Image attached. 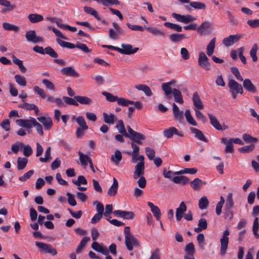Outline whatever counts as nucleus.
<instances>
[{
	"label": "nucleus",
	"instance_id": "2",
	"mask_svg": "<svg viewBox=\"0 0 259 259\" xmlns=\"http://www.w3.org/2000/svg\"><path fill=\"white\" fill-rule=\"evenodd\" d=\"M35 245L45 253H50L55 255L57 253L56 249L52 247L51 244L45 243L41 242L36 241Z\"/></svg>",
	"mask_w": 259,
	"mask_h": 259
},
{
	"label": "nucleus",
	"instance_id": "45",
	"mask_svg": "<svg viewBox=\"0 0 259 259\" xmlns=\"http://www.w3.org/2000/svg\"><path fill=\"white\" fill-rule=\"evenodd\" d=\"M215 38H213L209 42L206 48V53L208 56L212 55L215 48Z\"/></svg>",
	"mask_w": 259,
	"mask_h": 259
},
{
	"label": "nucleus",
	"instance_id": "32",
	"mask_svg": "<svg viewBox=\"0 0 259 259\" xmlns=\"http://www.w3.org/2000/svg\"><path fill=\"white\" fill-rule=\"evenodd\" d=\"M169 39L173 42L181 41L183 39L186 38L187 36L184 34L173 33L169 35Z\"/></svg>",
	"mask_w": 259,
	"mask_h": 259
},
{
	"label": "nucleus",
	"instance_id": "24",
	"mask_svg": "<svg viewBox=\"0 0 259 259\" xmlns=\"http://www.w3.org/2000/svg\"><path fill=\"white\" fill-rule=\"evenodd\" d=\"M192 101L193 104L196 108L199 109L203 108L202 102L197 92H195L194 93Z\"/></svg>",
	"mask_w": 259,
	"mask_h": 259
},
{
	"label": "nucleus",
	"instance_id": "60",
	"mask_svg": "<svg viewBox=\"0 0 259 259\" xmlns=\"http://www.w3.org/2000/svg\"><path fill=\"white\" fill-rule=\"evenodd\" d=\"M72 183L77 186H80L81 184H87V181L84 176H79L78 177L77 180H72Z\"/></svg>",
	"mask_w": 259,
	"mask_h": 259
},
{
	"label": "nucleus",
	"instance_id": "29",
	"mask_svg": "<svg viewBox=\"0 0 259 259\" xmlns=\"http://www.w3.org/2000/svg\"><path fill=\"white\" fill-rule=\"evenodd\" d=\"M198 227L194 228V231L197 233H199L203 230H205L207 227V221L203 218H201L199 220L198 224Z\"/></svg>",
	"mask_w": 259,
	"mask_h": 259
},
{
	"label": "nucleus",
	"instance_id": "61",
	"mask_svg": "<svg viewBox=\"0 0 259 259\" xmlns=\"http://www.w3.org/2000/svg\"><path fill=\"white\" fill-rule=\"evenodd\" d=\"M23 153L24 156L26 157L30 156L33 152V150L31 146L29 145H24L22 146Z\"/></svg>",
	"mask_w": 259,
	"mask_h": 259
},
{
	"label": "nucleus",
	"instance_id": "6",
	"mask_svg": "<svg viewBox=\"0 0 259 259\" xmlns=\"http://www.w3.org/2000/svg\"><path fill=\"white\" fill-rule=\"evenodd\" d=\"M172 16L178 22L184 23L185 24L193 22L196 19L195 17L190 15H182L175 13L172 14Z\"/></svg>",
	"mask_w": 259,
	"mask_h": 259
},
{
	"label": "nucleus",
	"instance_id": "13",
	"mask_svg": "<svg viewBox=\"0 0 259 259\" xmlns=\"http://www.w3.org/2000/svg\"><path fill=\"white\" fill-rule=\"evenodd\" d=\"M163 135L167 138H171L174 135H178L179 137H182L184 134L182 132L178 131L177 129L174 127H170L168 129L164 130L163 132Z\"/></svg>",
	"mask_w": 259,
	"mask_h": 259
},
{
	"label": "nucleus",
	"instance_id": "43",
	"mask_svg": "<svg viewBox=\"0 0 259 259\" xmlns=\"http://www.w3.org/2000/svg\"><path fill=\"white\" fill-rule=\"evenodd\" d=\"M122 159L121 153L119 150H116L114 154L112 155L111 160L114 162L116 165H118Z\"/></svg>",
	"mask_w": 259,
	"mask_h": 259
},
{
	"label": "nucleus",
	"instance_id": "28",
	"mask_svg": "<svg viewBox=\"0 0 259 259\" xmlns=\"http://www.w3.org/2000/svg\"><path fill=\"white\" fill-rule=\"evenodd\" d=\"M242 36V35L240 34L230 35L228 36V46H231L237 42Z\"/></svg>",
	"mask_w": 259,
	"mask_h": 259
},
{
	"label": "nucleus",
	"instance_id": "17",
	"mask_svg": "<svg viewBox=\"0 0 259 259\" xmlns=\"http://www.w3.org/2000/svg\"><path fill=\"white\" fill-rule=\"evenodd\" d=\"M187 206L185 203L182 201L180 203L179 207L176 209V218L177 221L179 222L183 216V213L186 211Z\"/></svg>",
	"mask_w": 259,
	"mask_h": 259
},
{
	"label": "nucleus",
	"instance_id": "44",
	"mask_svg": "<svg viewBox=\"0 0 259 259\" xmlns=\"http://www.w3.org/2000/svg\"><path fill=\"white\" fill-rule=\"evenodd\" d=\"M78 155L79 156V160L80 163L83 166H87L88 162L89 163V161L91 160V158L90 157H89L87 155L83 154L80 151L78 152Z\"/></svg>",
	"mask_w": 259,
	"mask_h": 259
},
{
	"label": "nucleus",
	"instance_id": "46",
	"mask_svg": "<svg viewBox=\"0 0 259 259\" xmlns=\"http://www.w3.org/2000/svg\"><path fill=\"white\" fill-rule=\"evenodd\" d=\"M28 160L26 158L18 157L17 159V168L18 170L23 169L27 164Z\"/></svg>",
	"mask_w": 259,
	"mask_h": 259
},
{
	"label": "nucleus",
	"instance_id": "33",
	"mask_svg": "<svg viewBox=\"0 0 259 259\" xmlns=\"http://www.w3.org/2000/svg\"><path fill=\"white\" fill-rule=\"evenodd\" d=\"M172 181L176 184L185 185L189 183V180L186 176H181L174 177L172 179Z\"/></svg>",
	"mask_w": 259,
	"mask_h": 259
},
{
	"label": "nucleus",
	"instance_id": "10",
	"mask_svg": "<svg viewBox=\"0 0 259 259\" xmlns=\"http://www.w3.org/2000/svg\"><path fill=\"white\" fill-rule=\"evenodd\" d=\"M213 24L210 21H205L197 27L198 33L200 34H208L211 31L210 28Z\"/></svg>",
	"mask_w": 259,
	"mask_h": 259
},
{
	"label": "nucleus",
	"instance_id": "38",
	"mask_svg": "<svg viewBox=\"0 0 259 259\" xmlns=\"http://www.w3.org/2000/svg\"><path fill=\"white\" fill-rule=\"evenodd\" d=\"M13 62L17 65L21 72L25 73L26 71V68L23 65V61L19 59H18L14 55L12 56Z\"/></svg>",
	"mask_w": 259,
	"mask_h": 259
},
{
	"label": "nucleus",
	"instance_id": "40",
	"mask_svg": "<svg viewBox=\"0 0 259 259\" xmlns=\"http://www.w3.org/2000/svg\"><path fill=\"white\" fill-rule=\"evenodd\" d=\"M185 116L187 121L191 125L197 126V123L191 114L190 111L187 109L185 112Z\"/></svg>",
	"mask_w": 259,
	"mask_h": 259
},
{
	"label": "nucleus",
	"instance_id": "39",
	"mask_svg": "<svg viewBox=\"0 0 259 259\" xmlns=\"http://www.w3.org/2000/svg\"><path fill=\"white\" fill-rule=\"evenodd\" d=\"M172 94L176 102L180 104L183 103L184 100L182 98V94L179 90L176 89H174L172 90Z\"/></svg>",
	"mask_w": 259,
	"mask_h": 259
},
{
	"label": "nucleus",
	"instance_id": "23",
	"mask_svg": "<svg viewBox=\"0 0 259 259\" xmlns=\"http://www.w3.org/2000/svg\"><path fill=\"white\" fill-rule=\"evenodd\" d=\"M74 99L77 103L82 105H90L93 102L92 100L87 96H76L74 97Z\"/></svg>",
	"mask_w": 259,
	"mask_h": 259
},
{
	"label": "nucleus",
	"instance_id": "26",
	"mask_svg": "<svg viewBox=\"0 0 259 259\" xmlns=\"http://www.w3.org/2000/svg\"><path fill=\"white\" fill-rule=\"evenodd\" d=\"M135 88L139 91H143L145 94L148 97H150L152 95V92L151 91L150 88L146 84H138L135 85Z\"/></svg>",
	"mask_w": 259,
	"mask_h": 259
},
{
	"label": "nucleus",
	"instance_id": "31",
	"mask_svg": "<svg viewBox=\"0 0 259 259\" xmlns=\"http://www.w3.org/2000/svg\"><path fill=\"white\" fill-rule=\"evenodd\" d=\"M2 26L3 29L6 31H13L15 32H18L20 30L19 26L7 22L3 23Z\"/></svg>",
	"mask_w": 259,
	"mask_h": 259
},
{
	"label": "nucleus",
	"instance_id": "34",
	"mask_svg": "<svg viewBox=\"0 0 259 259\" xmlns=\"http://www.w3.org/2000/svg\"><path fill=\"white\" fill-rule=\"evenodd\" d=\"M103 117L104 121L107 124H113L115 121V117L113 114L110 113L109 114L106 112L103 113Z\"/></svg>",
	"mask_w": 259,
	"mask_h": 259
},
{
	"label": "nucleus",
	"instance_id": "1",
	"mask_svg": "<svg viewBox=\"0 0 259 259\" xmlns=\"http://www.w3.org/2000/svg\"><path fill=\"white\" fill-rule=\"evenodd\" d=\"M229 91L233 99H236L237 94H242L243 92L242 87L234 79H230L228 82Z\"/></svg>",
	"mask_w": 259,
	"mask_h": 259
},
{
	"label": "nucleus",
	"instance_id": "12",
	"mask_svg": "<svg viewBox=\"0 0 259 259\" xmlns=\"http://www.w3.org/2000/svg\"><path fill=\"white\" fill-rule=\"evenodd\" d=\"M113 213L116 217L127 220H132L135 217L134 213L132 211L116 210L114 211Z\"/></svg>",
	"mask_w": 259,
	"mask_h": 259
},
{
	"label": "nucleus",
	"instance_id": "50",
	"mask_svg": "<svg viewBox=\"0 0 259 259\" xmlns=\"http://www.w3.org/2000/svg\"><path fill=\"white\" fill-rule=\"evenodd\" d=\"M164 25L167 28L173 29L177 32H181L182 31V27L177 24L170 22H165Z\"/></svg>",
	"mask_w": 259,
	"mask_h": 259
},
{
	"label": "nucleus",
	"instance_id": "53",
	"mask_svg": "<svg viewBox=\"0 0 259 259\" xmlns=\"http://www.w3.org/2000/svg\"><path fill=\"white\" fill-rule=\"evenodd\" d=\"M76 122L79 125L78 127L81 128H88V126L87 125L85 120L82 116H79L75 119Z\"/></svg>",
	"mask_w": 259,
	"mask_h": 259
},
{
	"label": "nucleus",
	"instance_id": "27",
	"mask_svg": "<svg viewBox=\"0 0 259 259\" xmlns=\"http://www.w3.org/2000/svg\"><path fill=\"white\" fill-rule=\"evenodd\" d=\"M221 254L224 255L227 250V230L223 232V238L221 239Z\"/></svg>",
	"mask_w": 259,
	"mask_h": 259
},
{
	"label": "nucleus",
	"instance_id": "3",
	"mask_svg": "<svg viewBox=\"0 0 259 259\" xmlns=\"http://www.w3.org/2000/svg\"><path fill=\"white\" fill-rule=\"evenodd\" d=\"M25 37L27 41L33 44H36L44 41V38L39 35H37L34 30H29L25 33Z\"/></svg>",
	"mask_w": 259,
	"mask_h": 259
},
{
	"label": "nucleus",
	"instance_id": "48",
	"mask_svg": "<svg viewBox=\"0 0 259 259\" xmlns=\"http://www.w3.org/2000/svg\"><path fill=\"white\" fill-rule=\"evenodd\" d=\"M58 44L63 48H66L68 49H74L75 48V45L71 42L65 41L59 38L56 39Z\"/></svg>",
	"mask_w": 259,
	"mask_h": 259
},
{
	"label": "nucleus",
	"instance_id": "57",
	"mask_svg": "<svg viewBox=\"0 0 259 259\" xmlns=\"http://www.w3.org/2000/svg\"><path fill=\"white\" fill-rule=\"evenodd\" d=\"M102 95L105 96L106 100L111 102L117 101L118 100V97L116 96H114L112 94L106 92H102Z\"/></svg>",
	"mask_w": 259,
	"mask_h": 259
},
{
	"label": "nucleus",
	"instance_id": "5",
	"mask_svg": "<svg viewBox=\"0 0 259 259\" xmlns=\"http://www.w3.org/2000/svg\"><path fill=\"white\" fill-rule=\"evenodd\" d=\"M121 48H118V52L124 55H131L136 53L139 50L138 48H133L131 45L122 44Z\"/></svg>",
	"mask_w": 259,
	"mask_h": 259
},
{
	"label": "nucleus",
	"instance_id": "37",
	"mask_svg": "<svg viewBox=\"0 0 259 259\" xmlns=\"http://www.w3.org/2000/svg\"><path fill=\"white\" fill-rule=\"evenodd\" d=\"M208 116L209 118L210 123L211 125L218 130H222L223 128L222 125L220 124L219 122L215 116L208 113Z\"/></svg>",
	"mask_w": 259,
	"mask_h": 259
},
{
	"label": "nucleus",
	"instance_id": "11",
	"mask_svg": "<svg viewBox=\"0 0 259 259\" xmlns=\"http://www.w3.org/2000/svg\"><path fill=\"white\" fill-rule=\"evenodd\" d=\"M38 121L40 122L46 130H49L53 126V121L49 115L42 116L37 118Z\"/></svg>",
	"mask_w": 259,
	"mask_h": 259
},
{
	"label": "nucleus",
	"instance_id": "56",
	"mask_svg": "<svg viewBox=\"0 0 259 259\" xmlns=\"http://www.w3.org/2000/svg\"><path fill=\"white\" fill-rule=\"evenodd\" d=\"M197 170L195 168H186L182 169L180 171H176V175H180L183 174H195L196 173Z\"/></svg>",
	"mask_w": 259,
	"mask_h": 259
},
{
	"label": "nucleus",
	"instance_id": "15",
	"mask_svg": "<svg viewBox=\"0 0 259 259\" xmlns=\"http://www.w3.org/2000/svg\"><path fill=\"white\" fill-rule=\"evenodd\" d=\"M126 137L129 138L131 140L134 141L135 142L139 144H142L141 141L145 139V136L144 135L135 131L132 134L128 135V136H126Z\"/></svg>",
	"mask_w": 259,
	"mask_h": 259
},
{
	"label": "nucleus",
	"instance_id": "19",
	"mask_svg": "<svg viewBox=\"0 0 259 259\" xmlns=\"http://www.w3.org/2000/svg\"><path fill=\"white\" fill-rule=\"evenodd\" d=\"M190 130L192 133L194 134L196 138L203 142H207V139L205 138L203 133L200 130L192 127L190 128Z\"/></svg>",
	"mask_w": 259,
	"mask_h": 259
},
{
	"label": "nucleus",
	"instance_id": "20",
	"mask_svg": "<svg viewBox=\"0 0 259 259\" xmlns=\"http://www.w3.org/2000/svg\"><path fill=\"white\" fill-rule=\"evenodd\" d=\"M175 82V81L171 80L167 83H163L162 84V90L164 91L165 95L167 97L168 99H170L171 97L170 94L172 93V90L170 87V85Z\"/></svg>",
	"mask_w": 259,
	"mask_h": 259
},
{
	"label": "nucleus",
	"instance_id": "4",
	"mask_svg": "<svg viewBox=\"0 0 259 259\" xmlns=\"http://www.w3.org/2000/svg\"><path fill=\"white\" fill-rule=\"evenodd\" d=\"M35 120V118L33 117H30L29 119H19L16 120V123L19 126L27 128L30 133V129L33 127Z\"/></svg>",
	"mask_w": 259,
	"mask_h": 259
},
{
	"label": "nucleus",
	"instance_id": "35",
	"mask_svg": "<svg viewBox=\"0 0 259 259\" xmlns=\"http://www.w3.org/2000/svg\"><path fill=\"white\" fill-rule=\"evenodd\" d=\"M116 128L117 129L118 132L124 137L128 136V133L126 132L124 125L122 120H118L117 124L116 125Z\"/></svg>",
	"mask_w": 259,
	"mask_h": 259
},
{
	"label": "nucleus",
	"instance_id": "14",
	"mask_svg": "<svg viewBox=\"0 0 259 259\" xmlns=\"http://www.w3.org/2000/svg\"><path fill=\"white\" fill-rule=\"evenodd\" d=\"M92 248L95 251L101 252L104 255H107L109 252L107 247L103 244H100L97 242H94L92 244Z\"/></svg>",
	"mask_w": 259,
	"mask_h": 259
},
{
	"label": "nucleus",
	"instance_id": "36",
	"mask_svg": "<svg viewBox=\"0 0 259 259\" xmlns=\"http://www.w3.org/2000/svg\"><path fill=\"white\" fill-rule=\"evenodd\" d=\"M28 19L32 23H36L42 21L44 17L37 14H31L28 16Z\"/></svg>",
	"mask_w": 259,
	"mask_h": 259
},
{
	"label": "nucleus",
	"instance_id": "25",
	"mask_svg": "<svg viewBox=\"0 0 259 259\" xmlns=\"http://www.w3.org/2000/svg\"><path fill=\"white\" fill-rule=\"evenodd\" d=\"M243 85L245 90L248 92L254 93L256 89L249 79H245L243 82Z\"/></svg>",
	"mask_w": 259,
	"mask_h": 259
},
{
	"label": "nucleus",
	"instance_id": "16",
	"mask_svg": "<svg viewBox=\"0 0 259 259\" xmlns=\"http://www.w3.org/2000/svg\"><path fill=\"white\" fill-rule=\"evenodd\" d=\"M61 72L62 74L66 76L74 77H78L79 76V73L77 72L72 67H67L63 68L61 70Z\"/></svg>",
	"mask_w": 259,
	"mask_h": 259
},
{
	"label": "nucleus",
	"instance_id": "62",
	"mask_svg": "<svg viewBox=\"0 0 259 259\" xmlns=\"http://www.w3.org/2000/svg\"><path fill=\"white\" fill-rule=\"evenodd\" d=\"M231 73L234 75L236 78L239 80L243 81V78L241 76L238 69L236 67H233L230 68Z\"/></svg>",
	"mask_w": 259,
	"mask_h": 259
},
{
	"label": "nucleus",
	"instance_id": "58",
	"mask_svg": "<svg viewBox=\"0 0 259 259\" xmlns=\"http://www.w3.org/2000/svg\"><path fill=\"white\" fill-rule=\"evenodd\" d=\"M258 228H259L258 218H255L254 220L253 224L252 231H253V234L254 235V236L256 238H259V234L257 233V231L258 230Z\"/></svg>",
	"mask_w": 259,
	"mask_h": 259
},
{
	"label": "nucleus",
	"instance_id": "9",
	"mask_svg": "<svg viewBox=\"0 0 259 259\" xmlns=\"http://www.w3.org/2000/svg\"><path fill=\"white\" fill-rule=\"evenodd\" d=\"M145 162H138L135 167V170L133 172V178L134 179H137L140 177L144 175Z\"/></svg>",
	"mask_w": 259,
	"mask_h": 259
},
{
	"label": "nucleus",
	"instance_id": "18",
	"mask_svg": "<svg viewBox=\"0 0 259 259\" xmlns=\"http://www.w3.org/2000/svg\"><path fill=\"white\" fill-rule=\"evenodd\" d=\"M172 111L175 119L181 121L183 118V112L179 109L175 103L172 104Z\"/></svg>",
	"mask_w": 259,
	"mask_h": 259
},
{
	"label": "nucleus",
	"instance_id": "49",
	"mask_svg": "<svg viewBox=\"0 0 259 259\" xmlns=\"http://www.w3.org/2000/svg\"><path fill=\"white\" fill-rule=\"evenodd\" d=\"M84 11L89 14H90L94 17H95L98 20H100V18L99 17L97 11L95 10L93 8L90 7L85 6L83 8Z\"/></svg>",
	"mask_w": 259,
	"mask_h": 259
},
{
	"label": "nucleus",
	"instance_id": "41",
	"mask_svg": "<svg viewBox=\"0 0 259 259\" xmlns=\"http://www.w3.org/2000/svg\"><path fill=\"white\" fill-rule=\"evenodd\" d=\"M203 184V182L199 178H195L193 181L190 182L191 187L194 190H199Z\"/></svg>",
	"mask_w": 259,
	"mask_h": 259
},
{
	"label": "nucleus",
	"instance_id": "59",
	"mask_svg": "<svg viewBox=\"0 0 259 259\" xmlns=\"http://www.w3.org/2000/svg\"><path fill=\"white\" fill-rule=\"evenodd\" d=\"M62 99L64 102L67 105H74L75 106H77L78 105L77 102L75 100L74 98H72L64 96L63 97Z\"/></svg>",
	"mask_w": 259,
	"mask_h": 259
},
{
	"label": "nucleus",
	"instance_id": "22",
	"mask_svg": "<svg viewBox=\"0 0 259 259\" xmlns=\"http://www.w3.org/2000/svg\"><path fill=\"white\" fill-rule=\"evenodd\" d=\"M118 187V183L117 180L114 178L113 179V184L108 190L107 194L110 196H114L117 192Z\"/></svg>",
	"mask_w": 259,
	"mask_h": 259
},
{
	"label": "nucleus",
	"instance_id": "30",
	"mask_svg": "<svg viewBox=\"0 0 259 259\" xmlns=\"http://www.w3.org/2000/svg\"><path fill=\"white\" fill-rule=\"evenodd\" d=\"M145 28L148 32H150L154 35L163 37L165 36V33L164 31L158 29L156 27H146Z\"/></svg>",
	"mask_w": 259,
	"mask_h": 259
},
{
	"label": "nucleus",
	"instance_id": "54",
	"mask_svg": "<svg viewBox=\"0 0 259 259\" xmlns=\"http://www.w3.org/2000/svg\"><path fill=\"white\" fill-rule=\"evenodd\" d=\"M90 240V239L89 237H84L80 241V243L77 247V248L76 249V252L78 253L80 252L81 250L84 248V247L85 246L87 243L89 242Z\"/></svg>",
	"mask_w": 259,
	"mask_h": 259
},
{
	"label": "nucleus",
	"instance_id": "55",
	"mask_svg": "<svg viewBox=\"0 0 259 259\" xmlns=\"http://www.w3.org/2000/svg\"><path fill=\"white\" fill-rule=\"evenodd\" d=\"M16 82L20 86L25 87L26 85V79L24 76L16 74L14 76Z\"/></svg>",
	"mask_w": 259,
	"mask_h": 259
},
{
	"label": "nucleus",
	"instance_id": "21",
	"mask_svg": "<svg viewBox=\"0 0 259 259\" xmlns=\"http://www.w3.org/2000/svg\"><path fill=\"white\" fill-rule=\"evenodd\" d=\"M147 204L150 207L151 211L153 213V215L155 217L156 220L159 221L161 214L159 208L151 202H148Z\"/></svg>",
	"mask_w": 259,
	"mask_h": 259
},
{
	"label": "nucleus",
	"instance_id": "64",
	"mask_svg": "<svg viewBox=\"0 0 259 259\" xmlns=\"http://www.w3.org/2000/svg\"><path fill=\"white\" fill-rule=\"evenodd\" d=\"M45 53L53 58H57L58 57L57 53L50 47H48L45 49Z\"/></svg>",
	"mask_w": 259,
	"mask_h": 259
},
{
	"label": "nucleus",
	"instance_id": "8",
	"mask_svg": "<svg viewBox=\"0 0 259 259\" xmlns=\"http://www.w3.org/2000/svg\"><path fill=\"white\" fill-rule=\"evenodd\" d=\"M125 245L128 250L132 251L134 247H138L140 243L138 239L134 236H133L125 238Z\"/></svg>",
	"mask_w": 259,
	"mask_h": 259
},
{
	"label": "nucleus",
	"instance_id": "47",
	"mask_svg": "<svg viewBox=\"0 0 259 259\" xmlns=\"http://www.w3.org/2000/svg\"><path fill=\"white\" fill-rule=\"evenodd\" d=\"M208 204L209 201L206 196L202 197L199 200V207L201 210H203L207 208Z\"/></svg>",
	"mask_w": 259,
	"mask_h": 259
},
{
	"label": "nucleus",
	"instance_id": "42",
	"mask_svg": "<svg viewBox=\"0 0 259 259\" xmlns=\"http://www.w3.org/2000/svg\"><path fill=\"white\" fill-rule=\"evenodd\" d=\"M51 148L48 147L45 151L44 157H40L39 160L41 162H47L50 161L51 159Z\"/></svg>",
	"mask_w": 259,
	"mask_h": 259
},
{
	"label": "nucleus",
	"instance_id": "63",
	"mask_svg": "<svg viewBox=\"0 0 259 259\" xmlns=\"http://www.w3.org/2000/svg\"><path fill=\"white\" fill-rule=\"evenodd\" d=\"M257 51V46L256 44H254L251 49L250 51V55L252 59L253 62H256L257 60L256 55Z\"/></svg>",
	"mask_w": 259,
	"mask_h": 259
},
{
	"label": "nucleus",
	"instance_id": "7",
	"mask_svg": "<svg viewBox=\"0 0 259 259\" xmlns=\"http://www.w3.org/2000/svg\"><path fill=\"white\" fill-rule=\"evenodd\" d=\"M198 63V65L204 69L206 70L210 69L208 59L203 52L199 53Z\"/></svg>",
	"mask_w": 259,
	"mask_h": 259
},
{
	"label": "nucleus",
	"instance_id": "51",
	"mask_svg": "<svg viewBox=\"0 0 259 259\" xmlns=\"http://www.w3.org/2000/svg\"><path fill=\"white\" fill-rule=\"evenodd\" d=\"M189 5L195 9L204 10L206 8L205 4L201 2H192L189 3Z\"/></svg>",
	"mask_w": 259,
	"mask_h": 259
},
{
	"label": "nucleus",
	"instance_id": "52",
	"mask_svg": "<svg viewBox=\"0 0 259 259\" xmlns=\"http://www.w3.org/2000/svg\"><path fill=\"white\" fill-rule=\"evenodd\" d=\"M117 102L119 105L124 107L128 106L130 105H133L134 103L133 101H131L123 98H118Z\"/></svg>",
	"mask_w": 259,
	"mask_h": 259
}]
</instances>
